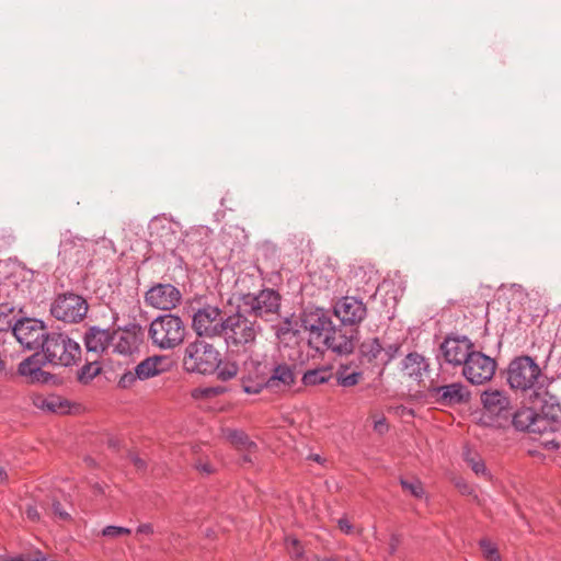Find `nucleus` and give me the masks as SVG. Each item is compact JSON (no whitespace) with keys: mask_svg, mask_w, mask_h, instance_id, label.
<instances>
[{"mask_svg":"<svg viewBox=\"0 0 561 561\" xmlns=\"http://www.w3.org/2000/svg\"><path fill=\"white\" fill-rule=\"evenodd\" d=\"M261 331L255 320L247 317L239 308L234 314L225 318L222 333L226 345L230 352H248L255 343Z\"/></svg>","mask_w":561,"mask_h":561,"instance_id":"f257e3e1","label":"nucleus"},{"mask_svg":"<svg viewBox=\"0 0 561 561\" xmlns=\"http://www.w3.org/2000/svg\"><path fill=\"white\" fill-rule=\"evenodd\" d=\"M42 356L44 364L69 367L81 359V346L67 333L49 332L42 341Z\"/></svg>","mask_w":561,"mask_h":561,"instance_id":"f03ea898","label":"nucleus"},{"mask_svg":"<svg viewBox=\"0 0 561 561\" xmlns=\"http://www.w3.org/2000/svg\"><path fill=\"white\" fill-rule=\"evenodd\" d=\"M506 379L513 390L526 392L541 387L543 375L533 357L522 355L510 362Z\"/></svg>","mask_w":561,"mask_h":561,"instance_id":"7ed1b4c3","label":"nucleus"},{"mask_svg":"<svg viewBox=\"0 0 561 561\" xmlns=\"http://www.w3.org/2000/svg\"><path fill=\"white\" fill-rule=\"evenodd\" d=\"M186 329L182 319L167 313L157 317L149 325L148 335L160 350H173L184 341Z\"/></svg>","mask_w":561,"mask_h":561,"instance_id":"20e7f679","label":"nucleus"},{"mask_svg":"<svg viewBox=\"0 0 561 561\" xmlns=\"http://www.w3.org/2000/svg\"><path fill=\"white\" fill-rule=\"evenodd\" d=\"M483 423L494 427H506L511 422L513 405L510 396L497 389L482 392Z\"/></svg>","mask_w":561,"mask_h":561,"instance_id":"39448f33","label":"nucleus"},{"mask_svg":"<svg viewBox=\"0 0 561 561\" xmlns=\"http://www.w3.org/2000/svg\"><path fill=\"white\" fill-rule=\"evenodd\" d=\"M219 352L205 341H195L185 347L183 366L188 373L208 375L219 366Z\"/></svg>","mask_w":561,"mask_h":561,"instance_id":"423d86ee","label":"nucleus"},{"mask_svg":"<svg viewBox=\"0 0 561 561\" xmlns=\"http://www.w3.org/2000/svg\"><path fill=\"white\" fill-rule=\"evenodd\" d=\"M272 359L266 355H250L242 364L241 387L249 394H257L268 383Z\"/></svg>","mask_w":561,"mask_h":561,"instance_id":"0eeeda50","label":"nucleus"},{"mask_svg":"<svg viewBox=\"0 0 561 561\" xmlns=\"http://www.w3.org/2000/svg\"><path fill=\"white\" fill-rule=\"evenodd\" d=\"M279 306V295L273 289H264L256 295H242L238 308L254 318H268L278 312Z\"/></svg>","mask_w":561,"mask_h":561,"instance_id":"6e6552de","label":"nucleus"},{"mask_svg":"<svg viewBox=\"0 0 561 561\" xmlns=\"http://www.w3.org/2000/svg\"><path fill=\"white\" fill-rule=\"evenodd\" d=\"M89 310L87 300L77 294L58 295L50 305V313L58 321L78 323L84 319Z\"/></svg>","mask_w":561,"mask_h":561,"instance_id":"1a4fd4ad","label":"nucleus"},{"mask_svg":"<svg viewBox=\"0 0 561 561\" xmlns=\"http://www.w3.org/2000/svg\"><path fill=\"white\" fill-rule=\"evenodd\" d=\"M301 325L309 333V345L319 351L321 341L332 327V321L324 309L307 307L301 314Z\"/></svg>","mask_w":561,"mask_h":561,"instance_id":"9d476101","label":"nucleus"},{"mask_svg":"<svg viewBox=\"0 0 561 561\" xmlns=\"http://www.w3.org/2000/svg\"><path fill=\"white\" fill-rule=\"evenodd\" d=\"M16 341L26 350H42V341L49 333L43 321L32 318L19 319L12 327Z\"/></svg>","mask_w":561,"mask_h":561,"instance_id":"9b49d317","label":"nucleus"},{"mask_svg":"<svg viewBox=\"0 0 561 561\" xmlns=\"http://www.w3.org/2000/svg\"><path fill=\"white\" fill-rule=\"evenodd\" d=\"M463 377L472 385H483L495 374L496 362L479 351H473L462 366Z\"/></svg>","mask_w":561,"mask_h":561,"instance_id":"f8f14e48","label":"nucleus"},{"mask_svg":"<svg viewBox=\"0 0 561 561\" xmlns=\"http://www.w3.org/2000/svg\"><path fill=\"white\" fill-rule=\"evenodd\" d=\"M225 319L221 311L215 306H205L193 316V329L199 336L215 337L222 333Z\"/></svg>","mask_w":561,"mask_h":561,"instance_id":"ddd939ff","label":"nucleus"},{"mask_svg":"<svg viewBox=\"0 0 561 561\" xmlns=\"http://www.w3.org/2000/svg\"><path fill=\"white\" fill-rule=\"evenodd\" d=\"M92 242L85 238L75 236L70 230L61 234L59 255L64 260L75 263H84L91 256Z\"/></svg>","mask_w":561,"mask_h":561,"instance_id":"4468645a","label":"nucleus"},{"mask_svg":"<svg viewBox=\"0 0 561 561\" xmlns=\"http://www.w3.org/2000/svg\"><path fill=\"white\" fill-rule=\"evenodd\" d=\"M181 299V291L172 284H156L150 287L145 295L146 304L160 310L174 309L180 304Z\"/></svg>","mask_w":561,"mask_h":561,"instance_id":"2eb2a0df","label":"nucleus"},{"mask_svg":"<svg viewBox=\"0 0 561 561\" xmlns=\"http://www.w3.org/2000/svg\"><path fill=\"white\" fill-rule=\"evenodd\" d=\"M473 343L467 336H447L440 344V352L446 363L463 366L473 350Z\"/></svg>","mask_w":561,"mask_h":561,"instance_id":"dca6fc26","label":"nucleus"},{"mask_svg":"<svg viewBox=\"0 0 561 561\" xmlns=\"http://www.w3.org/2000/svg\"><path fill=\"white\" fill-rule=\"evenodd\" d=\"M517 431H526L530 434L542 432L550 426V419L538 414L531 408H520L515 412L512 410L511 422Z\"/></svg>","mask_w":561,"mask_h":561,"instance_id":"f3484780","label":"nucleus"},{"mask_svg":"<svg viewBox=\"0 0 561 561\" xmlns=\"http://www.w3.org/2000/svg\"><path fill=\"white\" fill-rule=\"evenodd\" d=\"M356 331L347 328L331 327L321 341V347L325 346L339 355L351 354L354 351V337Z\"/></svg>","mask_w":561,"mask_h":561,"instance_id":"a211bd4d","label":"nucleus"},{"mask_svg":"<svg viewBox=\"0 0 561 561\" xmlns=\"http://www.w3.org/2000/svg\"><path fill=\"white\" fill-rule=\"evenodd\" d=\"M334 314L344 325H356L360 323L367 314L365 304L355 297H343L334 306Z\"/></svg>","mask_w":561,"mask_h":561,"instance_id":"6ab92c4d","label":"nucleus"},{"mask_svg":"<svg viewBox=\"0 0 561 561\" xmlns=\"http://www.w3.org/2000/svg\"><path fill=\"white\" fill-rule=\"evenodd\" d=\"M113 352L121 355H130L141 341V329L137 324L129 325L124 330L112 333Z\"/></svg>","mask_w":561,"mask_h":561,"instance_id":"aec40b11","label":"nucleus"},{"mask_svg":"<svg viewBox=\"0 0 561 561\" xmlns=\"http://www.w3.org/2000/svg\"><path fill=\"white\" fill-rule=\"evenodd\" d=\"M268 383L265 389L273 392H283L291 388L295 383V373L290 365L272 359V369L267 376Z\"/></svg>","mask_w":561,"mask_h":561,"instance_id":"412c9836","label":"nucleus"},{"mask_svg":"<svg viewBox=\"0 0 561 561\" xmlns=\"http://www.w3.org/2000/svg\"><path fill=\"white\" fill-rule=\"evenodd\" d=\"M432 398L444 405L459 404L469 399V392L461 382L445 386H433L428 389Z\"/></svg>","mask_w":561,"mask_h":561,"instance_id":"4be33fe9","label":"nucleus"},{"mask_svg":"<svg viewBox=\"0 0 561 561\" xmlns=\"http://www.w3.org/2000/svg\"><path fill=\"white\" fill-rule=\"evenodd\" d=\"M112 332L99 327L89 328L83 336L84 346L90 357L99 358L112 344Z\"/></svg>","mask_w":561,"mask_h":561,"instance_id":"5701e85b","label":"nucleus"},{"mask_svg":"<svg viewBox=\"0 0 561 561\" xmlns=\"http://www.w3.org/2000/svg\"><path fill=\"white\" fill-rule=\"evenodd\" d=\"M42 353H36L22 360L18 367L19 374L27 377L32 382L45 381L47 373L41 368V364H44L43 359H39Z\"/></svg>","mask_w":561,"mask_h":561,"instance_id":"b1692460","label":"nucleus"},{"mask_svg":"<svg viewBox=\"0 0 561 561\" xmlns=\"http://www.w3.org/2000/svg\"><path fill=\"white\" fill-rule=\"evenodd\" d=\"M360 360L374 366L383 367L382 363V345L377 337L365 340L359 345Z\"/></svg>","mask_w":561,"mask_h":561,"instance_id":"393cba45","label":"nucleus"},{"mask_svg":"<svg viewBox=\"0 0 561 561\" xmlns=\"http://www.w3.org/2000/svg\"><path fill=\"white\" fill-rule=\"evenodd\" d=\"M428 364L424 356L410 353L403 359V371L409 378L421 381L426 374Z\"/></svg>","mask_w":561,"mask_h":561,"instance_id":"a878e982","label":"nucleus"},{"mask_svg":"<svg viewBox=\"0 0 561 561\" xmlns=\"http://www.w3.org/2000/svg\"><path fill=\"white\" fill-rule=\"evenodd\" d=\"M165 363V357L163 356H151L144 360H141L136 367V375L139 380H147L154 376H158L165 371V367L163 364Z\"/></svg>","mask_w":561,"mask_h":561,"instance_id":"bb28decb","label":"nucleus"},{"mask_svg":"<svg viewBox=\"0 0 561 561\" xmlns=\"http://www.w3.org/2000/svg\"><path fill=\"white\" fill-rule=\"evenodd\" d=\"M538 435L539 444L547 450H557L561 445V425L558 421L550 420V426L542 432H534Z\"/></svg>","mask_w":561,"mask_h":561,"instance_id":"cd10ccee","label":"nucleus"},{"mask_svg":"<svg viewBox=\"0 0 561 561\" xmlns=\"http://www.w3.org/2000/svg\"><path fill=\"white\" fill-rule=\"evenodd\" d=\"M228 440L238 449L251 453L256 449V444L242 431H227Z\"/></svg>","mask_w":561,"mask_h":561,"instance_id":"c85d7f7f","label":"nucleus"},{"mask_svg":"<svg viewBox=\"0 0 561 561\" xmlns=\"http://www.w3.org/2000/svg\"><path fill=\"white\" fill-rule=\"evenodd\" d=\"M362 377L363 374L360 371H350V368L344 365H341L336 370V380L342 387H353L360 381Z\"/></svg>","mask_w":561,"mask_h":561,"instance_id":"c756f323","label":"nucleus"},{"mask_svg":"<svg viewBox=\"0 0 561 561\" xmlns=\"http://www.w3.org/2000/svg\"><path fill=\"white\" fill-rule=\"evenodd\" d=\"M332 377V371L329 368L311 369L304 374L302 382L306 386H314L324 383Z\"/></svg>","mask_w":561,"mask_h":561,"instance_id":"7c9ffc66","label":"nucleus"},{"mask_svg":"<svg viewBox=\"0 0 561 561\" xmlns=\"http://www.w3.org/2000/svg\"><path fill=\"white\" fill-rule=\"evenodd\" d=\"M101 371V367L98 363V358L90 357L88 358V363L83 365L78 371V380L81 383L90 382L94 377H96Z\"/></svg>","mask_w":561,"mask_h":561,"instance_id":"2f4dec72","label":"nucleus"},{"mask_svg":"<svg viewBox=\"0 0 561 561\" xmlns=\"http://www.w3.org/2000/svg\"><path fill=\"white\" fill-rule=\"evenodd\" d=\"M220 380L227 381L234 378L239 371V367L232 362H221L219 358V366L215 370Z\"/></svg>","mask_w":561,"mask_h":561,"instance_id":"473e14b6","label":"nucleus"},{"mask_svg":"<svg viewBox=\"0 0 561 561\" xmlns=\"http://www.w3.org/2000/svg\"><path fill=\"white\" fill-rule=\"evenodd\" d=\"M400 484L404 491H408L416 499H422L425 494L423 484L417 478L400 479Z\"/></svg>","mask_w":561,"mask_h":561,"instance_id":"72a5a7b5","label":"nucleus"},{"mask_svg":"<svg viewBox=\"0 0 561 561\" xmlns=\"http://www.w3.org/2000/svg\"><path fill=\"white\" fill-rule=\"evenodd\" d=\"M35 405L47 411L59 412L62 410V403L60 399L56 396H49L46 398H37L35 400Z\"/></svg>","mask_w":561,"mask_h":561,"instance_id":"f704fd0d","label":"nucleus"},{"mask_svg":"<svg viewBox=\"0 0 561 561\" xmlns=\"http://www.w3.org/2000/svg\"><path fill=\"white\" fill-rule=\"evenodd\" d=\"M463 458H465L466 462L471 467L472 471H474V473H477V474H485L486 473V468H485V465L482 461V459L479 456L473 455L469 449H467L463 453Z\"/></svg>","mask_w":561,"mask_h":561,"instance_id":"c9c22d12","label":"nucleus"},{"mask_svg":"<svg viewBox=\"0 0 561 561\" xmlns=\"http://www.w3.org/2000/svg\"><path fill=\"white\" fill-rule=\"evenodd\" d=\"M479 546L482 550L483 557L488 561H501V556L497 548L489 539H481Z\"/></svg>","mask_w":561,"mask_h":561,"instance_id":"e433bc0d","label":"nucleus"},{"mask_svg":"<svg viewBox=\"0 0 561 561\" xmlns=\"http://www.w3.org/2000/svg\"><path fill=\"white\" fill-rule=\"evenodd\" d=\"M224 392V388L221 387H204L194 389L192 392V397L194 399H207L219 396Z\"/></svg>","mask_w":561,"mask_h":561,"instance_id":"4c0bfd02","label":"nucleus"},{"mask_svg":"<svg viewBox=\"0 0 561 561\" xmlns=\"http://www.w3.org/2000/svg\"><path fill=\"white\" fill-rule=\"evenodd\" d=\"M130 533L131 530L129 528L122 526H106L102 529V535L107 538H118L127 536Z\"/></svg>","mask_w":561,"mask_h":561,"instance_id":"58836bf2","label":"nucleus"},{"mask_svg":"<svg viewBox=\"0 0 561 561\" xmlns=\"http://www.w3.org/2000/svg\"><path fill=\"white\" fill-rule=\"evenodd\" d=\"M286 549L293 558L299 559L302 557V548L296 538L286 539Z\"/></svg>","mask_w":561,"mask_h":561,"instance_id":"ea45409f","label":"nucleus"},{"mask_svg":"<svg viewBox=\"0 0 561 561\" xmlns=\"http://www.w3.org/2000/svg\"><path fill=\"white\" fill-rule=\"evenodd\" d=\"M400 346L398 344H389L382 346V363L383 367L389 364L398 354Z\"/></svg>","mask_w":561,"mask_h":561,"instance_id":"a19ab883","label":"nucleus"},{"mask_svg":"<svg viewBox=\"0 0 561 561\" xmlns=\"http://www.w3.org/2000/svg\"><path fill=\"white\" fill-rule=\"evenodd\" d=\"M135 375H136L135 369H134V371L129 370V371H126L125 374H123L118 380V387L123 388V389L130 388L135 383L136 380H139L138 376H135Z\"/></svg>","mask_w":561,"mask_h":561,"instance_id":"79ce46f5","label":"nucleus"},{"mask_svg":"<svg viewBox=\"0 0 561 561\" xmlns=\"http://www.w3.org/2000/svg\"><path fill=\"white\" fill-rule=\"evenodd\" d=\"M51 508H53L54 515L57 516L59 519H61V520L70 519V514L62 508L61 504L58 501L53 502Z\"/></svg>","mask_w":561,"mask_h":561,"instance_id":"37998d69","label":"nucleus"},{"mask_svg":"<svg viewBox=\"0 0 561 561\" xmlns=\"http://www.w3.org/2000/svg\"><path fill=\"white\" fill-rule=\"evenodd\" d=\"M337 525H339L341 531H343L346 535H352L355 533L354 526L351 524V522L346 517L340 518L337 520Z\"/></svg>","mask_w":561,"mask_h":561,"instance_id":"c03bdc74","label":"nucleus"},{"mask_svg":"<svg viewBox=\"0 0 561 561\" xmlns=\"http://www.w3.org/2000/svg\"><path fill=\"white\" fill-rule=\"evenodd\" d=\"M12 319L9 317V314L4 312H0V331H8L12 330L13 327Z\"/></svg>","mask_w":561,"mask_h":561,"instance_id":"a18cd8bd","label":"nucleus"},{"mask_svg":"<svg viewBox=\"0 0 561 561\" xmlns=\"http://www.w3.org/2000/svg\"><path fill=\"white\" fill-rule=\"evenodd\" d=\"M195 468L199 472H202L204 474H207V476L214 472V468H213V466L208 461L198 460L195 463Z\"/></svg>","mask_w":561,"mask_h":561,"instance_id":"49530a36","label":"nucleus"},{"mask_svg":"<svg viewBox=\"0 0 561 561\" xmlns=\"http://www.w3.org/2000/svg\"><path fill=\"white\" fill-rule=\"evenodd\" d=\"M374 430L380 434L385 433L388 430V424L385 417L376 420L374 422Z\"/></svg>","mask_w":561,"mask_h":561,"instance_id":"de8ad7c7","label":"nucleus"},{"mask_svg":"<svg viewBox=\"0 0 561 561\" xmlns=\"http://www.w3.org/2000/svg\"><path fill=\"white\" fill-rule=\"evenodd\" d=\"M138 534L151 535L153 533V527L151 524H141L137 528Z\"/></svg>","mask_w":561,"mask_h":561,"instance_id":"09e8293b","label":"nucleus"},{"mask_svg":"<svg viewBox=\"0 0 561 561\" xmlns=\"http://www.w3.org/2000/svg\"><path fill=\"white\" fill-rule=\"evenodd\" d=\"M26 516L31 520H37L39 518V514H38L36 507H34V506H28L26 508Z\"/></svg>","mask_w":561,"mask_h":561,"instance_id":"8fccbe9b","label":"nucleus"},{"mask_svg":"<svg viewBox=\"0 0 561 561\" xmlns=\"http://www.w3.org/2000/svg\"><path fill=\"white\" fill-rule=\"evenodd\" d=\"M131 462L138 468V469H144L145 468V461L139 458L138 456L136 455H133L131 456Z\"/></svg>","mask_w":561,"mask_h":561,"instance_id":"3c124183","label":"nucleus"},{"mask_svg":"<svg viewBox=\"0 0 561 561\" xmlns=\"http://www.w3.org/2000/svg\"><path fill=\"white\" fill-rule=\"evenodd\" d=\"M399 542H400L399 537L396 535H392L391 539H390V543H389L391 553H393L396 551L397 547L399 546Z\"/></svg>","mask_w":561,"mask_h":561,"instance_id":"603ef678","label":"nucleus"},{"mask_svg":"<svg viewBox=\"0 0 561 561\" xmlns=\"http://www.w3.org/2000/svg\"><path fill=\"white\" fill-rule=\"evenodd\" d=\"M24 293H25L24 289L15 288L14 291L12 293V300H13V302H15V300H18L20 298H23L24 297Z\"/></svg>","mask_w":561,"mask_h":561,"instance_id":"864d4df0","label":"nucleus"},{"mask_svg":"<svg viewBox=\"0 0 561 561\" xmlns=\"http://www.w3.org/2000/svg\"><path fill=\"white\" fill-rule=\"evenodd\" d=\"M8 479V474L3 468H0V483L5 482Z\"/></svg>","mask_w":561,"mask_h":561,"instance_id":"5fc2aeb1","label":"nucleus"},{"mask_svg":"<svg viewBox=\"0 0 561 561\" xmlns=\"http://www.w3.org/2000/svg\"><path fill=\"white\" fill-rule=\"evenodd\" d=\"M310 458L319 463L322 462V458L320 455H311Z\"/></svg>","mask_w":561,"mask_h":561,"instance_id":"6e6d98bb","label":"nucleus"},{"mask_svg":"<svg viewBox=\"0 0 561 561\" xmlns=\"http://www.w3.org/2000/svg\"><path fill=\"white\" fill-rule=\"evenodd\" d=\"M457 486L461 488L463 490V492L467 491V488H468L466 484L461 485L460 483H457Z\"/></svg>","mask_w":561,"mask_h":561,"instance_id":"4d7b16f0","label":"nucleus"},{"mask_svg":"<svg viewBox=\"0 0 561 561\" xmlns=\"http://www.w3.org/2000/svg\"><path fill=\"white\" fill-rule=\"evenodd\" d=\"M457 486L461 488L463 490V492L467 491V488H468L466 484L461 485L460 483H457Z\"/></svg>","mask_w":561,"mask_h":561,"instance_id":"13d9d810","label":"nucleus"},{"mask_svg":"<svg viewBox=\"0 0 561 561\" xmlns=\"http://www.w3.org/2000/svg\"><path fill=\"white\" fill-rule=\"evenodd\" d=\"M243 459H244V461H252V459H251V458H250V456H248V455H245V456L243 457Z\"/></svg>","mask_w":561,"mask_h":561,"instance_id":"bf43d9fd","label":"nucleus"},{"mask_svg":"<svg viewBox=\"0 0 561 561\" xmlns=\"http://www.w3.org/2000/svg\"><path fill=\"white\" fill-rule=\"evenodd\" d=\"M10 285H15V282H13V280H9V282L5 284V286H10Z\"/></svg>","mask_w":561,"mask_h":561,"instance_id":"052dcab7","label":"nucleus"},{"mask_svg":"<svg viewBox=\"0 0 561 561\" xmlns=\"http://www.w3.org/2000/svg\"><path fill=\"white\" fill-rule=\"evenodd\" d=\"M15 306H12L9 308V311L12 312L14 310Z\"/></svg>","mask_w":561,"mask_h":561,"instance_id":"680f3d73","label":"nucleus"}]
</instances>
